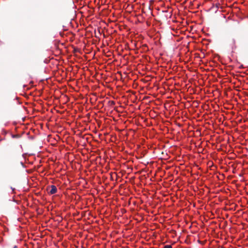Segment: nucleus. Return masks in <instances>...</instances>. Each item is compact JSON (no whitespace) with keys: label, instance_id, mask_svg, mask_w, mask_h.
I'll return each mask as SVG.
<instances>
[{"label":"nucleus","instance_id":"f257e3e1","mask_svg":"<svg viewBox=\"0 0 248 248\" xmlns=\"http://www.w3.org/2000/svg\"><path fill=\"white\" fill-rule=\"evenodd\" d=\"M170 33L171 35L173 36L174 38H173V39L174 40V41L179 42L180 40H181V39L183 38L182 37L179 36V34H174L172 33V32H170Z\"/></svg>","mask_w":248,"mask_h":248},{"label":"nucleus","instance_id":"f03ea898","mask_svg":"<svg viewBox=\"0 0 248 248\" xmlns=\"http://www.w3.org/2000/svg\"><path fill=\"white\" fill-rule=\"evenodd\" d=\"M57 191V188L56 186L54 185L51 186V189L49 191V193L51 194H55Z\"/></svg>","mask_w":248,"mask_h":248},{"label":"nucleus","instance_id":"7ed1b4c3","mask_svg":"<svg viewBox=\"0 0 248 248\" xmlns=\"http://www.w3.org/2000/svg\"><path fill=\"white\" fill-rule=\"evenodd\" d=\"M93 33L95 34L96 37H97V35L96 34V33H97L98 35H103V38H105L106 37V35L105 34V32H99V31H98V32H93ZM98 37H99L98 36Z\"/></svg>","mask_w":248,"mask_h":248},{"label":"nucleus","instance_id":"20e7f679","mask_svg":"<svg viewBox=\"0 0 248 248\" xmlns=\"http://www.w3.org/2000/svg\"><path fill=\"white\" fill-rule=\"evenodd\" d=\"M11 137L13 139H18L20 137V135L18 134H13L11 133Z\"/></svg>","mask_w":248,"mask_h":248},{"label":"nucleus","instance_id":"39448f33","mask_svg":"<svg viewBox=\"0 0 248 248\" xmlns=\"http://www.w3.org/2000/svg\"><path fill=\"white\" fill-rule=\"evenodd\" d=\"M1 132H2V134H3L4 135H6L8 133V132L4 129H2Z\"/></svg>","mask_w":248,"mask_h":248},{"label":"nucleus","instance_id":"423d86ee","mask_svg":"<svg viewBox=\"0 0 248 248\" xmlns=\"http://www.w3.org/2000/svg\"><path fill=\"white\" fill-rule=\"evenodd\" d=\"M164 248H172V247L170 245H166L164 246Z\"/></svg>","mask_w":248,"mask_h":248},{"label":"nucleus","instance_id":"0eeeda50","mask_svg":"<svg viewBox=\"0 0 248 248\" xmlns=\"http://www.w3.org/2000/svg\"><path fill=\"white\" fill-rule=\"evenodd\" d=\"M20 164L23 168H26V166L24 165L22 161L20 162Z\"/></svg>","mask_w":248,"mask_h":248},{"label":"nucleus","instance_id":"6e6552de","mask_svg":"<svg viewBox=\"0 0 248 248\" xmlns=\"http://www.w3.org/2000/svg\"><path fill=\"white\" fill-rule=\"evenodd\" d=\"M64 32H61V31H60V32H59V33H60V34L62 36H63V35H64Z\"/></svg>","mask_w":248,"mask_h":248},{"label":"nucleus","instance_id":"1a4fd4ad","mask_svg":"<svg viewBox=\"0 0 248 248\" xmlns=\"http://www.w3.org/2000/svg\"><path fill=\"white\" fill-rule=\"evenodd\" d=\"M11 189L12 190V191L14 192V190H15V188H13L12 187H11Z\"/></svg>","mask_w":248,"mask_h":248},{"label":"nucleus","instance_id":"9d476101","mask_svg":"<svg viewBox=\"0 0 248 248\" xmlns=\"http://www.w3.org/2000/svg\"><path fill=\"white\" fill-rule=\"evenodd\" d=\"M62 31H67V29H63Z\"/></svg>","mask_w":248,"mask_h":248},{"label":"nucleus","instance_id":"9b49d317","mask_svg":"<svg viewBox=\"0 0 248 248\" xmlns=\"http://www.w3.org/2000/svg\"><path fill=\"white\" fill-rule=\"evenodd\" d=\"M13 248H17V247L16 246H15Z\"/></svg>","mask_w":248,"mask_h":248},{"label":"nucleus","instance_id":"f8f14e48","mask_svg":"<svg viewBox=\"0 0 248 248\" xmlns=\"http://www.w3.org/2000/svg\"><path fill=\"white\" fill-rule=\"evenodd\" d=\"M4 139H0V142L1 141H2V140H3Z\"/></svg>","mask_w":248,"mask_h":248},{"label":"nucleus","instance_id":"ddd939ff","mask_svg":"<svg viewBox=\"0 0 248 248\" xmlns=\"http://www.w3.org/2000/svg\"><path fill=\"white\" fill-rule=\"evenodd\" d=\"M24 155H25V154H23V155H22V156H23V157H24Z\"/></svg>","mask_w":248,"mask_h":248}]
</instances>
